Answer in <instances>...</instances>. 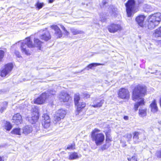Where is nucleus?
Here are the masks:
<instances>
[{
	"label": "nucleus",
	"instance_id": "2",
	"mask_svg": "<svg viewBox=\"0 0 161 161\" xmlns=\"http://www.w3.org/2000/svg\"><path fill=\"white\" fill-rule=\"evenodd\" d=\"M100 131L99 129L95 128L91 132L92 140L95 142L97 146L103 144L105 140L104 135L102 132L99 133Z\"/></svg>",
	"mask_w": 161,
	"mask_h": 161
},
{
	"label": "nucleus",
	"instance_id": "31",
	"mask_svg": "<svg viewBox=\"0 0 161 161\" xmlns=\"http://www.w3.org/2000/svg\"><path fill=\"white\" fill-rule=\"evenodd\" d=\"M75 149V144L74 142L72 143L69 144L67 147L66 149H68L70 150H74Z\"/></svg>",
	"mask_w": 161,
	"mask_h": 161
},
{
	"label": "nucleus",
	"instance_id": "43",
	"mask_svg": "<svg viewBox=\"0 0 161 161\" xmlns=\"http://www.w3.org/2000/svg\"><path fill=\"white\" fill-rule=\"evenodd\" d=\"M138 5H141L143 4L144 2V0H137Z\"/></svg>",
	"mask_w": 161,
	"mask_h": 161
},
{
	"label": "nucleus",
	"instance_id": "34",
	"mask_svg": "<svg viewBox=\"0 0 161 161\" xmlns=\"http://www.w3.org/2000/svg\"><path fill=\"white\" fill-rule=\"evenodd\" d=\"M143 9L145 12L149 11L151 8V7L150 5L146 4H144L143 6Z\"/></svg>",
	"mask_w": 161,
	"mask_h": 161
},
{
	"label": "nucleus",
	"instance_id": "49",
	"mask_svg": "<svg viewBox=\"0 0 161 161\" xmlns=\"http://www.w3.org/2000/svg\"><path fill=\"white\" fill-rule=\"evenodd\" d=\"M0 161H4L3 157L0 156Z\"/></svg>",
	"mask_w": 161,
	"mask_h": 161
},
{
	"label": "nucleus",
	"instance_id": "17",
	"mask_svg": "<svg viewBox=\"0 0 161 161\" xmlns=\"http://www.w3.org/2000/svg\"><path fill=\"white\" fill-rule=\"evenodd\" d=\"M39 37L41 40L44 42H47L51 40L52 36L49 31H46L41 34Z\"/></svg>",
	"mask_w": 161,
	"mask_h": 161
},
{
	"label": "nucleus",
	"instance_id": "52",
	"mask_svg": "<svg viewBox=\"0 0 161 161\" xmlns=\"http://www.w3.org/2000/svg\"><path fill=\"white\" fill-rule=\"evenodd\" d=\"M53 161H54V160H53Z\"/></svg>",
	"mask_w": 161,
	"mask_h": 161
},
{
	"label": "nucleus",
	"instance_id": "4",
	"mask_svg": "<svg viewBox=\"0 0 161 161\" xmlns=\"http://www.w3.org/2000/svg\"><path fill=\"white\" fill-rule=\"evenodd\" d=\"M80 97L79 93L75 94L74 97V103L75 108V114L76 115H79L81 112L86 107V103L83 101L80 102Z\"/></svg>",
	"mask_w": 161,
	"mask_h": 161
},
{
	"label": "nucleus",
	"instance_id": "6",
	"mask_svg": "<svg viewBox=\"0 0 161 161\" xmlns=\"http://www.w3.org/2000/svg\"><path fill=\"white\" fill-rule=\"evenodd\" d=\"M127 16L130 17L132 15L133 12L135 10L136 6L135 0H128L125 4Z\"/></svg>",
	"mask_w": 161,
	"mask_h": 161
},
{
	"label": "nucleus",
	"instance_id": "27",
	"mask_svg": "<svg viewBox=\"0 0 161 161\" xmlns=\"http://www.w3.org/2000/svg\"><path fill=\"white\" fill-rule=\"evenodd\" d=\"M22 133L25 135L28 134L32 132V129L31 126L26 125L24 126L23 128Z\"/></svg>",
	"mask_w": 161,
	"mask_h": 161
},
{
	"label": "nucleus",
	"instance_id": "10",
	"mask_svg": "<svg viewBox=\"0 0 161 161\" xmlns=\"http://www.w3.org/2000/svg\"><path fill=\"white\" fill-rule=\"evenodd\" d=\"M107 29L110 33H114L121 31L122 27L120 24L112 23L108 25Z\"/></svg>",
	"mask_w": 161,
	"mask_h": 161
},
{
	"label": "nucleus",
	"instance_id": "46",
	"mask_svg": "<svg viewBox=\"0 0 161 161\" xmlns=\"http://www.w3.org/2000/svg\"><path fill=\"white\" fill-rule=\"evenodd\" d=\"M107 2L106 1H104L102 2V4L103 5H105L106 4H107Z\"/></svg>",
	"mask_w": 161,
	"mask_h": 161
},
{
	"label": "nucleus",
	"instance_id": "32",
	"mask_svg": "<svg viewBox=\"0 0 161 161\" xmlns=\"http://www.w3.org/2000/svg\"><path fill=\"white\" fill-rule=\"evenodd\" d=\"M44 5V4L43 3H40L39 1L37 2L35 5V7L38 9H40L42 8Z\"/></svg>",
	"mask_w": 161,
	"mask_h": 161
},
{
	"label": "nucleus",
	"instance_id": "39",
	"mask_svg": "<svg viewBox=\"0 0 161 161\" xmlns=\"http://www.w3.org/2000/svg\"><path fill=\"white\" fill-rule=\"evenodd\" d=\"M71 32L73 35H76L80 34L81 32V31L77 30L75 29H73L71 30Z\"/></svg>",
	"mask_w": 161,
	"mask_h": 161
},
{
	"label": "nucleus",
	"instance_id": "15",
	"mask_svg": "<svg viewBox=\"0 0 161 161\" xmlns=\"http://www.w3.org/2000/svg\"><path fill=\"white\" fill-rule=\"evenodd\" d=\"M146 18L144 15L140 14L136 17L135 20L139 26L143 28L146 25L145 21Z\"/></svg>",
	"mask_w": 161,
	"mask_h": 161
},
{
	"label": "nucleus",
	"instance_id": "11",
	"mask_svg": "<svg viewBox=\"0 0 161 161\" xmlns=\"http://www.w3.org/2000/svg\"><path fill=\"white\" fill-rule=\"evenodd\" d=\"M59 101L60 103H68L72 100V97L68 92H61L58 97Z\"/></svg>",
	"mask_w": 161,
	"mask_h": 161
},
{
	"label": "nucleus",
	"instance_id": "13",
	"mask_svg": "<svg viewBox=\"0 0 161 161\" xmlns=\"http://www.w3.org/2000/svg\"><path fill=\"white\" fill-rule=\"evenodd\" d=\"M39 112L37 107L35 106L32 108L31 120L33 123L37 122L39 119Z\"/></svg>",
	"mask_w": 161,
	"mask_h": 161
},
{
	"label": "nucleus",
	"instance_id": "23",
	"mask_svg": "<svg viewBox=\"0 0 161 161\" xmlns=\"http://www.w3.org/2000/svg\"><path fill=\"white\" fill-rule=\"evenodd\" d=\"M25 39L26 42H24L25 44V45H26L29 48H34L35 47V45L33 43L32 41L30 36L26 37Z\"/></svg>",
	"mask_w": 161,
	"mask_h": 161
},
{
	"label": "nucleus",
	"instance_id": "45",
	"mask_svg": "<svg viewBox=\"0 0 161 161\" xmlns=\"http://www.w3.org/2000/svg\"><path fill=\"white\" fill-rule=\"evenodd\" d=\"M159 106L161 108V95L159 99Z\"/></svg>",
	"mask_w": 161,
	"mask_h": 161
},
{
	"label": "nucleus",
	"instance_id": "51",
	"mask_svg": "<svg viewBox=\"0 0 161 161\" xmlns=\"http://www.w3.org/2000/svg\"><path fill=\"white\" fill-rule=\"evenodd\" d=\"M159 41L160 42V43L161 44V40H160Z\"/></svg>",
	"mask_w": 161,
	"mask_h": 161
},
{
	"label": "nucleus",
	"instance_id": "3",
	"mask_svg": "<svg viewBox=\"0 0 161 161\" xmlns=\"http://www.w3.org/2000/svg\"><path fill=\"white\" fill-rule=\"evenodd\" d=\"M161 21V14L156 13L149 16L147 27L149 29H153L157 26Z\"/></svg>",
	"mask_w": 161,
	"mask_h": 161
},
{
	"label": "nucleus",
	"instance_id": "21",
	"mask_svg": "<svg viewBox=\"0 0 161 161\" xmlns=\"http://www.w3.org/2000/svg\"><path fill=\"white\" fill-rule=\"evenodd\" d=\"M104 102L103 99L100 100L98 99H96L93 101V104L92 105V107L95 108L101 107L102 106Z\"/></svg>",
	"mask_w": 161,
	"mask_h": 161
},
{
	"label": "nucleus",
	"instance_id": "20",
	"mask_svg": "<svg viewBox=\"0 0 161 161\" xmlns=\"http://www.w3.org/2000/svg\"><path fill=\"white\" fill-rule=\"evenodd\" d=\"M33 41L35 47H36L38 50H41L42 48V44L43 43V42L37 38H34Z\"/></svg>",
	"mask_w": 161,
	"mask_h": 161
},
{
	"label": "nucleus",
	"instance_id": "35",
	"mask_svg": "<svg viewBox=\"0 0 161 161\" xmlns=\"http://www.w3.org/2000/svg\"><path fill=\"white\" fill-rule=\"evenodd\" d=\"M82 95L84 99H87L90 97V94L88 92H84L82 94Z\"/></svg>",
	"mask_w": 161,
	"mask_h": 161
},
{
	"label": "nucleus",
	"instance_id": "12",
	"mask_svg": "<svg viewBox=\"0 0 161 161\" xmlns=\"http://www.w3.org/2000/svg\"><path fill=\"white\" fill-rule=\"evenodd\" d=\"M50 27L54 31L53 35L54 37L56 39H58L62 37L63 33L57 25H53L50 26Z\"/></svg>",
	"mask_w": 161,
	"mask_h": 161
},
{
	"label": "nucleus",
	"instance_id": "37",
	"mask_svg": "<svg viewBox=\"0 0 161 161\" xmlns=\"http://www.w3.org/2000/svg\"><path fill=\"white\" fill-rule=\"evenodd\" d=\"M110 146V144H108L105 143L101 147V149L102 150H104L108 148Z\"/></svg>",
	"mask_w": 161,
	"mask_h": 161
},
{
	"label": "nucleus",
	"instance_id": "14",
	"mask_svg": "<svg viewBox=\"0 0 161 161\" xmlns=\"http://www.w3.org/2000/svg\"><path fill=\"white\" fill-rule=\"evenodd\" d=\"M43 119L42 121V125L43 127L47 129L51 125L50 119L47 114H44L42 116Z\"/></svg>",
	"mask_w": 161,
	"mask_h": 161
},
{
	"label": "nucleus",
	"instance_id": "5",
	"mask_svg": "<svg viewBox=\"0 0 161 161\" xmlns=\"http://www.w3.org/2000/svg\"><path fill=\"white\" fill-rule=\"evenodd\" d=\"M14 68L12 63H8L5 64L3 68L0 70V76L2 77H7L10 74Z\"/></svg>",
	"mask_w": 161,
	"mask_h": 161
},
{
	"label": "nucleus",
	"instance_id": "19",
	"mask_svg": "<svg viewBox=\"0 0 161 161\" xmlns=\"http://www.w3.org/2000/svg\"><path fill=\"white\" fill-rule=\"evenodd\" d=\"M20 48L21 50L23 53H24L27 55H31V51L29 50L26 47L25 44L24 42H22L21 43Z\"/></svg>",
	"mask_w": 161,
	"mask_h": 161
},
{
	"label": "nucleus",
	"instance_id": "18",
	"mask_svg": "<svg viewBox=\"0 0 161 161\" xmlns=\"http://www.w3.org/2000/svg\"><path fill=\"white\" fill-rule=\"evenodd\" d=\"M149 106L151 108V111L153 113H157L158 111V108L156 102V100L154 99L150 104Z\"/></svg>",
	"mask_w": 161,
	"mask_h": 161
},
{
	"label": "nucleus",
	"instance_id": "33",
	"mask_svg": "<svg viewBox=\"0 0 161 161\" xmlns=\"http://www.w3.org/2000/svg\"><path fill=\"white\" fill-rule=\"evenodd\" d=\"M5 128L7 130H10L12 127V125L9 122H6L5 125Z\"/></svg>",
	"mask_w": 161,
	"mask_h": 161
},
{
	"label": "nucleus",
	"instance_id": "16",
	"mask_svg": "<svg viewBox=\"0 0 161 161\" xmlns=\"http://www.w3.org/2000/svg\"><path fill=\"white\" fill-rule=\"evenodd\" d=\"M12 122L18 125L23 123V119L21 115L19 113L14 114L12 119Z\"/></svg>",
	"mask_w": 161,
	"mask_h": 161
},
{
	"label": "nucleus",
	"instance_id": "28",
	"mask_svg": "<svg viewBox=\"0 0 161 161\" xmlns=\"http://www.w3.org/2000/svg\"><path fill=\"white\" fill-rule=\"evenodd\" d=\"M79 158V156L77 153L75 152L71 153L69 156L68 159L69 160H73L77 159Z\"/></svg>",
	"mask_w": 161,
	"mask_h": 161
},
{
	"label": "nucleus",
	"instance_id": "29",
	"mask_svg": "<svg viewBox=\"0 0 161 161\" xmlns=\"http://www.w3.org/2000/svg\"><path fill=\"white\" fill-rule=\"evenodd\" d=\"M12 134L18 135H21V129L19 128H14L11 131Z\"/></svg>",
	"mask_w": 161,
	"mask_h": 161
},
{
	"label": "nucleus",
	"instance_id": "8",
	"mask_svg": "<svg viewBox=\"0 0 161 161\" xmlns=\"http://www.w3.org/2000/svg\"><path fill=\"white\" fill-rule=\"evenodd\" d=\"M66 114V111L62 109L58 110L54 114L53 122L55 124L59 122L61 119H63Z\"/></svg>",
	"mask_w": 161,
	"mask_h": 161
},
{
	"label": "nucleus",
	"instance_id": "1",
	"mask_svg": "<svg viewBox=\"0 0 161 161\" xmlns=\"http://www.w3.org/2000/svg\"><path fill=\"white\" fill-rule=\"evenodd\" d=\"M147 94V87L144 85L138 84L135 86L132 90L131 99L134 101L140 99V101L135 103L134 105L133 109L136 111L141 106H144L145 104V99L142 97H144Z\"/></svg>",
	"mask_w": 161,
	"mask_h": 161
},
{
	"label": "nucleus",
	"instance_id": "50",
	"mask_svg": "<svg viewBox=\"0 0 161 161\" xmlns=\"http://www.w3.org/2000/svg\"><path fill=\"white\" fill-rule=\"evenodd\" d=\"M51 95H55V93H51Z\"/></svg>",
	"mask_w": 161,
	"mask_h": 161
},
{
	"label": "nucleus",
	"instance_id": "47",
	"mask_svg": "<svg viewBox=\"0 0 161 161\" xmlns=\"http://www.w3.org/2000/svg\"><path fill=\"white\" fill-rule=\"evenodd\" d=\"M6 109L4 107H2L1 109L0 110L1 111V112H3Z\"/></svg>",
	"mask_w": 161,
	"mask_h": 161
},
{
	"label": "nucleus",
	"instance_id": "30",
	"mask_svg": "<svg viewBox=\"0 0 161 161\" xmlns=\"http://www.w3.org/2000/svg\"><path fill=\"white\" fill-rule=\"evenodd\" d=\"M103 65V64L99 63H92L88 64L87 66H86V68L87 69L89 70V69H92L93 67H95L99 65Z\"/></svg>",
	"mask_w": 161,
	"mask_h": 161
},
{
	"label": "nucleus",
	"instance_id": "22",
	"mask_svg": "<svg viewBox=\"0 0 161 161\" xmlns=\"http://www.w3.org/2000/svg\"><path fill=\"white\" fill-rule=\"evenodd\" d=\"M147 108L141 107L138 110V114L140 117H143L147 115Z\"/></svg>",
	"mask_w": 161,
	"mask_h": 161
},
{
	"label": "nucleus",
	"instance_id": "40",
	"mask_svg": "<svg viewBox=\"0 0 161 161\" xmlns=\"http://www.w3.org/2000/svg\"><path fill=\"white\" fill-rule=\"evenodd\" d=\"M14 53L16 57L18 58L21 57L20 53L19 51L15 50L14 51Z\"/></svg>",
	"mask_w": 161,
	"mask_h": 161
},
{
	"label": "nucleus",
	"instance_id": "24",
	"mask_svg": "<svg viewBox=\"0 0 161 161\" xmlns=\"http://www.w3.org/2000/svg\"><path fill=\"white\" fill-rule=\"evenodd\" d=\"M153 36L154 38H161V26L154 31Z\"/></svg>",
	"mask_w": 161,
	"mask_h": 161
},
{
	"label": "nucleus",
	"instance_id": "41",
	"mask_svg": "<svg viewBox=\"0 0 161 161\" xmlns=\"http://www.w3.org/2000/svg\"><path fill=\"white\" fill-rule=\"evenodd\" d=\"M125 137L128 140V141H130L131 140L132 135L131 133H127L125 135Z\"/></svg>",
	"mask_w": 161,
	"mask_h": 161
},
{
	"label": "nucleus",
	"instance_id": "38",
	"mask_svg": "<svg viewBox=\"0 0 161 161\" xmlns=\"http://www.w3.org/2000/svg\"><path fill=\"white\" fill-rule=\"evenodd\" d=\"M5 52L3 50H0V62L2 61L4 56Z\"/></svg>",
	"mask_w": 161,
	"mask_h": 161
},
{
	"label": "nucleus",
	"instance_id": "44",
	"mask_svg": "<svg viewBox=\"0 0 161 161\" xmlns=\"http://www.w3.org/2000/svg\"><path fill=\"white\" fill-rule=\"evenodd\" d=\"M123 119L125 120H127L129 119V117L128 116L125 115L123 117Z\"/></svg>",
	"mask_w": 161,
	"mask_h": 161
},
{
	"label": "nucleus",
	"instance_id": "26",
	"mask_svg": "<svg viewBox=\"0 0 161 161\" xmlns=\"http://www.w3.org/2000/svg\"><path fill=\"white\" fill-rule=\"evenodd\" d=\"M140 133L137 131H135L133 133V141L135 143H137L139 142V136Z\"/></svg>",
	"mask_w": 161,
	"mask_h": 161
},
{
	"label": "nucleus",
	"instance_id": "9",
	"mask_svg": "<svg viewBox=\"0 0 161 161\" xmlns=\"http://www.w3.org/2000/svg\"><path fill=\"white\" fill-rule=\"evenodd\" d=\"M49 95L45 92H43L33 100V103L37 105H42L45 103Z\"/></svg>",
	"mask_w": 161,
	"mask_h": 161
},
{
	"label": "nucleus",
	"instance_id": "36",
	"mask_svg": "<svg viewBox=\"0 0 161 161\" xmlns=\"http://www.w3.org/2000/svg\"><path fill=\"white\" fill-rule=\"evenodd\" d=\"M59 25H60L62 30L64 32L65 34L66 35H68L69 34V32L66 29L65 27L62 24H59Z\"/></svg>",
	"mask_w": 161,
	"mask_h": 161
},
{
	"label": "nucleus",
	"instance_id": "25",
	"mask_svg": "<svg viewBox=\"0 0 161 161\" xmlns=\"http://www.w3.org/2000/svg\"><path fill=\"white\" fill-rule=\"evenodd\" d=\"M105 134L106 136L105 143L111 145L110 142L112 141L113 140L111 136L110 131H106Z\"/></svg>",
	"mask_w": 161,
	"mask_h": 161
},
{
	"label": "nucleus",
	"instance_id": "7",
	"mask_svg": "<svg viewBox=\"0 0 161 161\" xmlns=\"http://www.w3.org/2000/svg\"><path fill=\"white\" fill-rule=\"evenodd\" d=\"M118 97L120 99L128 100L130 98V92L128 89L125 87L119 89L117 92Z\"/></svg>",
	"mask_w": 161,
	"mask_h": 161
},
{
	"label": "nucleus",
	"instance_id": "48",
	"mask_svg": "<svg viewBox=\"0 0 161 161\" xmlns=\"http://www.w3.org/2000/svg\"><path fill=\"white\" fill-rule=\"evenodd\" d=\"M54 0H48V3H52L53 2Z\"/></svg>",
	"mask_w": 161,
	"mask_h": 161
},
{
	"label": "nucleus",
	"instance_id": "42",
	"mask_svg": "<svg viewBox=\"0 0 161 161\" xmlns=\"http://www.w3.org/2000/svg\"><path fill=\"white\" fill-rule=\"evenodd\" d=\"M129 161H137V158L135 156H133L131 158H128Z\"/></svg>",
	"mask_w": 161,
	"mask_h": 161
}]
</instances>
